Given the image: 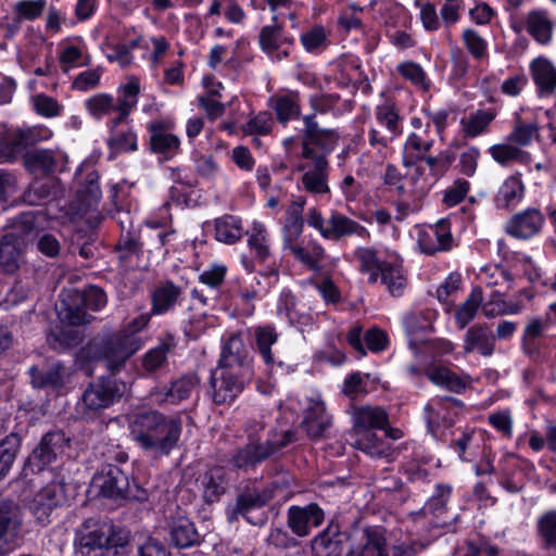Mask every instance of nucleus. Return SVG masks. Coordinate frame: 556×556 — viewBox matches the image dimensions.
Listing matches in <instances>:
<instances>
[{
    "label": "nucleus",
    "instance_id": "nucleus-1",
    "mask_svg": "<svg viewBox=\"0 0 556 556\" xmlns=\"http://www.w3.org/2000/svg\"><path fill=\"white\" fill-rule=\"evenodd\" d=\"M131 440L155 456H167L177 447L182 433V420L157 410L137 414L129 421Z\"/></svg>",
    "mask_w": 556,
    "mask_h": 556
},
{
    "label": "nucleus",
    "instance_id": "nucleus-2",
    "mask_svg": "<svg viewBox=\"0 0 556 556\" xmlns=\"http://www.w3.org/2000/svg\"><path fill=\"white\" fill-rule=\"evenodd\" d=\"M356 439L354 446L374 458H390L393 450L390 443L379 439L372 431L383 429L389 422L387 412L379 406H362L353 415Z\"/></svg>",
    "mask_w": 556,
    "mask_h": 556
},
{
    "label": "nucleus",
    "instance_id": "nucleus-3",
    "mask_svg": "<svg viewBox=\"0 0 556 556\" xmlns=\"http://www.w3.org/2000/svg\"><path fill=\"white\" fill-rule=\"evenodd\" d=\"M125 543L126 536L121 532L94 519L85 520L75 534L76 551L81 556H112Z\"/></svg>",
    "mask_w": 556,
    "mask_h": 556
},
{
    "label": "nucleus",
    "instance_id": "nucleus-4",
    "mask_svg": "<svg viewBox=\"0 0 556 556\" xmlns=\"http://www.w3.org/2000/svg\"><path fill=\"white\" fill-rule=\"evenodd\" d=\"M105 304V292L96 286L89 287L84 292L76 289H65L60 294L56 312L61 321L79 326L90 323L91 316L86 309L99 311Z\"/></svg>",
    "mask_w": 556,
    "mask_h": 556
},
{
    "label": "nucleus",
    "instance_id": "nucleus-5",
    "mask_svg": "<svg viewBox=\"0 0 556 556\" xmlns=\"http://www.w3.org/2000/svg\"><path fill=\"white\" fill-rule=\"evenodd\" d=\"M282 413L288 410L304 414L302 426L311 438H318L330 426L331 418L326 410V406L319 393L311 391L305 393L301 399L290 397L280 405Z\"/></svg>",
    "mask_w": 556,
    "mask_h": 556
},
{
    "label": "nucleus",
    "instance_id": "nucleus-6",
    "mask_svg": "<svg viewBox=\"0 0 556 556\" xmlns=\"http://www.w3.org/2000/svg\"><path fill=\"white\" fill-rule=\"evenodd\" d=\"M428 543L409 541L389 545L381 528L369 527L362 533V542L351 551L352 556H416Z\"/></svg>",
    "mask_w": 556,
    "mask_h": 556
},
{
    "label": "nucleus",
    "instance_id": "nucleus-7",
    "mask_svg": "<svg viewBox=\"0 0 556 556\" xmlns=\"http://www.w3.org/2000/svg\"><path fill=\"white\" fill-rule=\"evenodd\" d=\"M143 346L140 336L123 333L121 330L102 338L100 342H93L91 349L94 354L105 362L109 369L115 370Z\"/></svg>",
    "mask_w": 556,
    "mask_h": 556
},
{
    "label": "nucleus",
    "instance_id": "nucleus-8",
    "mask_svg": "<svg viewBox=\"0 0 556 556\" xmlns=\"http://www.w3.org/2000/svg\"><path fill=\"white\" fill-rule=\"evenodd\" d=\"M295 170L302 173L299 187L306 192L320 195L330 191L328 161L324 154H318L307 143H303L302 156L295 165Z\"/></svg>",
    "mask_w": 556,
    "mask_h": 556
},
{
    "label": "nucleus",
    "instance_id": "nucleus-9",
    "mask_svg": "<svg viewBox=\"0 0 556 556\" xmlns=\"http://www.w3.org/2000/svg\"><path fill=\"white\" fill-rule=\"evenodd\" d=\"M263 426L260 422H254V426H249L248 435L249 443L243 447L239 448L236 454L231 458L232 465L238 469H245L249 467H254L258 463L266 459L276 448L279 446H283L292 440V433L286 432V440L280 443H273L266 441L265 443H261L258 439L255 438V434L258 430H262Z\"/></svg>",
    "mask_w": 556,
    "mask_h": 556
},
{
    "label": "nucleus",
    "instance_id": "nucleus-10",
    "mask_svg": "<svg viewBox=\"0 0 556 556\" xmlns=\"http://www.w3.org/2000/svg\"><path fill=\"white\" fill-rule=\"evenodd\" d=\"M410 236L416 241L418 249L429 255L448 251L454 245L451 225L445 219H441L434 225H416L410 230Z\"/></svg>",
    "mask_w": 556,
    "mask_h": 556
},
{
    "label": "nucleus",
    "instance_id": "nucleus-11",
    "mask_svg": "<svg viewBox=\"0 0 556 556\" xmlns=\"http://www.w3.org/2000/svg\"><path fill=\"white\" fill-rule=\"evenodd\" d=\"M91 488L99 494L112 500H126L137 497L134 490L137 489L129 478L116 466H106L94 475Z\"/></svg>",
    "mask_w": 556,
    "mask_h": 556
},
{
    "label": "nucleus",
    "instance_id": "nucleus-12",
    "mask_svg": "<svg viewBox=\"0 0 556 556\" xmlns=\"http://www.w3.org/2000/svg\"><path fill=\"white\" fill-rule=\"evenodd\" d=\"M249 370L222 366L212 372V397L216 404H225L233 401L243 390L244 377Z\"/></svg>",
    "mask_w": 556,
    "mask_h": 556
},
{
    "label": "nucleus",
    "instance_id": "nucleus-13",
    "mask_svg": "<svg viewBox=\"0 0 556 556\" xmlns=\"http://www.w3.org/2000/svg\"><path fill=\"white\" fill-rule=\"evenodd\" d=\"M126 390V384L114 378H102L90 383L83 394L86 414L97 413L112 405Z\"/></svg>",
    "mask_w": 556,
    "mask_h": 556
},
{
    "label": "nucleus",
    "instance_id": "nucleus-14",
    "mask_svg": "<svg viewBox=\"0 0 556 556\" xmlns=\"http://www.w3.org/2000/svg\"><path fill=\"white\" fill-rule=\"evenodd\" d=\"M375 119L379 126L384 128L386 132L380 134L377 129L371 128L368 135L370 146L387 147L402 134V118L399 108L393 101L386 100L378 104L375 109Z\"/></svg>",
    "mask_w": 556,
    "mask_h": 556
},
{
    "label": "nucleus",
    "instance_id": "nucleus-15",
    "mask_svg": "<svg viewBox=\"0 0 556 556\" xmlns=\"http://www.w3.org/2000/svg\"><path fill=\"white\" fill-rule=\"evenodd\" d=\"M65 485L61 481H51L38 492L27 503V508L35 520L46 526L50 522L52 511L66 503Z\"/></svg>",
    "mask_w": 556,
    "mask_h": 556
},
{
    "label": "nucleus",
    "instance_id": "nucleus-16",
    "mask_svg": "<svg viewBox=\"0 0 556 556\" xmlns=\"http://www.w3.org/2000/svg\"><path fill=\"white\" fill-rule=\"evenodd\" d=\"M462 408L463 404L457 399L451 396L432 397L424 408V417L428 430L437 435L441 429L451 427L454 425Z\"/></svg>",
    "mask_w": 556,
    "mask_h": 556
},
{
    "label": "nucleus",
    "instance_id": "nucleus-17",
    "mask_svg": "<svg viewBox=\"0 0 556 556\" xmlns=\"http://www.w3.org/2000/svg\"><path fill=\"white\" fill-rule=\"evenodd\" d=\"M70 440L63 432H49L28 458L27 466L33 472H40L58 457L65 454Z\"/></svg>",
    "mask_w": 556,
    "mask_h": 556
},
{
    "label": "nucleus",
    "instance_id": "nucleus-18",
    "mask_svg": "<svg viewBox=\"0 0 556 556\" xmlns=\"http://www.w3.org/2000/svg\"><path fill=\"white\" fill-rule=\"evenodd\" d=\"M545 225V216L536 207H527L514 214L505 225V231L518 240H530L538 236Z\"/></svg>",
    "mask_w": 556,
    "mask_h": 556
},
{
    "label": "nucleus",
    "instance_id": "nucleus-19",
    "mask_svg": "<svg viewBox=\"0 0 556 556\" xmlns=\"http://www.w3.org/2000/svg\"><path fill=\"white\" fill-rule=\"evenodd\" d=\"M409 125L412 130L407 135L403 147V162L422 160L434 143L430 137L429 123H424V119L419 116H413Z\"/></svg>",
    "mask_w": 556,
    "mask_h": 556
},
{
    "label": "nucleus",
    "instance_id": "nucleus-20",
    "mask_svg": "<svg viewBox=\"0 0 556 556\" xmlns=\"http://www.w3.org/2000/svg\"><path fill=\"white\" fill-rule=\"evenodd\" d=\"M200 379L194 374L185 375L172 382L169 388H156L151 392V399L154 403L179 404L189 399L193 391L199 387Z\"/></svg>",
    "mask_w": 556,
    "mask_h": 556
},
{
    "label": "nucleus",
    "instance_id": "nucleus-21",
    "mask_svg": "<svg viewBox=\"0 0 556 556\" xmlns=\"http://www.w3.org/2000/svg\"><path fill=\"white\" fill-rule=\"evenodd\" d=\"M28 236L16 230L0 236V267L4 271L14 273L20 267Z\"/></svg>",
    "mask_w": 556,
    "mask_h": 556
},
{
    "label": "nucleus",
    "instance_id": "nucleus-22",
    "mask_svg": "<svg viewBox=\"0 0 556 556\" xmlns=\"http://www.w3.org/2000/svg\"><path fill=\"white\" fill-rule=\"evenodd\" d=\"M10 150L14 152V160L27 147L41 141L49 140L52 131L42 125L25 129H0Z\"/></svg>",
    "mask_w": 556,
    "mask_h": 556
},
{
    "label": "nucleus",
    "instance_id": "nucleus-23",
    "mask_svg": "<svg viewBox=\"0 0 556 556\" xmlns=\"http://www.w3.org/2000/svg\"><path fill=\"white\" fill-rule=\"evenodd\" d=\"M174 122L172 119H159L148 125L150 142L154 152L164 154L166 157L175 155L180 146L179 138L172 134Z\"/></svg>",
    "mask_w": 556,
    "mask_h": 556
},
{
    "label": "nucleus",
    "instance_id": "nucleus-24",
    "mask_svg": "<svg viewBox=\"0 0 556 556\" xmlns=\"http://www.w3.org/2000/svg\"><path fill=\"white\" fill-rule=\"evenodd\" d=\"M379 279L392 295L400 296L403 294L407 285V277L403 268V260L396 252L387 251L384 265L379 270Z\"/></svg>",
    "mask_w": 556,
    "mask_h": 556
},
{
    "label": "nucleus",
    "instance_id": "nucleus-25",
    "mask_svg": "<svg viewBox=\"0 0 556 556\" xmlns=\"http://www.w3.org/2000/svg\"><path fill=\"white\" fill-rule=\"evenodd\" d=\"M276 315L300 329L314 323L313 315L298 305L295 295L288 289H283L277 299Z\"/></svg>",
    "mask_w": 556,
    "mask_h": 556
},
{
    "label": "nucleus",
    "instance_id": "nucleus-26",
    "mask_svg": "<svg viewBox=\"0 0 556 556\" xmlns=\"http://www.w3.org/2000/svg\"><path fill=\"white\" fill-rule=\"evenodd\" d=\"M324 511L316 505L291 506L288 510V526L299 536H305L313 528L321 525Z\"/></svg>",
    "mask_w": 556,
    "mask_h": 556
},
{
    "label": "nucleus",
    "instance_id": "nucleus-27",
    "mask_svg": "<svg viewBox=\"0 0 556 556\" xmlns=\"http://www.w3.org/2000/svg\"><path fill=\"white\" fill-rule=\"evenodd\" d=\"M22 522L20 506L13 500L0 494V542L11 543L17 539Z\"/></svg>",
    "mask_w": 556,
    "mask_h": 556
},
{
    "label": "nucleus",
    "instance_id": "nucleus-28",
    "mask_svg": "<svg viewBox=\"0 0 556 556\" xmlns=\"http://www.w3.org/2000/svg\"><path fill=\"white\" fill-rule=\"evenodd\" d=\"M270 494L267 492H260L257 490L247 491L245 493L238 496L235 505L227 508L228 520L232 522L237 520L241 515L253 525L262 523L263 518L253 520L249 514L255 509L262 508L270 500Z\"/></svg>",
    "mask_w": 556,
    "mask_h": 556
},
{
    "label": "nucleus",
    "instance_id": "nucleus-29",
    "mask_svg": "<svg viewBox=\"0 0 556 556\" xmlns=\"http://www.w3.org/2000/svg\"><path fill=\"white\" fill-rule=\"evenodd\" d=\"M31 383L35 388L60 390L71 381L72 372L60 363L51 364L46 370L30 368Z\"/></svg>",
    "mask_w": 556,
    "mask_h": 556
},
{
    "label": "nucleus",
    "instance_id": "nucleus-30",
    "mask_svg": "<svg viewBox=\"0 0 556 556\" xmlns=\"http://www.w3.org/2000/svg\"><path fill=\"white\" fill-rule=\"evenodd\" d=\"M324 231L326 232V239L337 240L348 236H356L362 239L369 238V231L364 226L338 212L331 213L327 219V230Z\"/></svg>",
    "mask_w": 556,
    "mask_h": 556
},
{
    "label": "nucleus",
    "instance_id": "nucleus-31",
    "mask_svg": "<svg viewBox=\"0 0 556 556\" xmlns=\"http://www.w3.org/2000/svg\"><path fill=\"white\" fill-rule=\"evenodd\" d=\"M530 73L541 98L556 90V67L551 60L540 56L530 63Z\"/></svg>",
    "mask_w": 556,
    "mask_h": 556
},
{
    "label": "nucleus",
    "instance_id": "nucleus-32",
    "mask_svg": "<svg viewBox=\"0 0 556 556\" xmlns=\"http://www.w3.org/2000/svg\"><path fill=\"white\" fill-rule=\"evenodd\" d=\"M304 131H305V142L308 146L315 144L319 147L324 151V155L332 152L339 141V134L333 129L320 128L315 121V117L312 115H307L304 117Z\"/></svg>",
    "mask_w": 556,
    "mask_h": 556
},
{
    "label": "nucleus",
    "instance_id": "nucleus-33",
    "mask_svg": "<svg viewBox=\"0 0 556 556\" xmlns=\"http://www.w3.org/2000/svg\"><path fill=\"white\" fill-rule=\"evenodd\" d=\"M116 119L117 116H114L108 122L110 129L109 147L116 153L136 151L138 149L137 134L129 126L119 128L126 121Z\"/></svg>",
    "mask_w": 556,
    "mask_h": 556
},
{
    "label": "nucleus",
    "instance_id": "nucleus-34",
    "mask_svg": "<svg viewBox=\"0 0 556 556\" xmlns=\"http://www.w3.org/2000/svg\"><path fill=\"white\" fill-rule=\"evenodd\" d=\"M219 365L250 371L248 350L239 334H230L225 341Z\"/></svg>",
    "mask_w": 556,
    "mask_h": 556
},
{
    "label": "nucleus",
    "instance_id": "nucleus-35",
    "mask_svg": "<svg viewBox=\"0 0 556 556\" xmlns=\"http://www.w3.org/2000/svg\"><path fill=\"white\" fill-rule=\"evenodd\" d=\"M463 349L466 354L477 352L490 356L495 349V336L484 326H473L464 337Z\"/></svg>",
    "mask_w": 556,
    "mask_h": 556
},
{
    "label": "nucleus",
    "instance_id": "nucleus-36",
    "mask_svg": "<svg viewBox=\"0 0 556 556\" xmlns=\"http://www.w3.org/2000/svg\"><path fill=\"white\" fill-rule=\"evenodd\" d=\"M248 237V247L253 253L256 261L266 263L271 256L270 252V238L266 226L258 222L253 220L245 231Z\"/></svg>",
    "mask_w": 556,
    "mask_h": 556
},
{
    "label": "nucleus",
    "instance_id": "nucleus-37",
    "mask_svg": "<svg viewBox=\"0 0 556 556\" xmlns=\"http://www.w3.org/2000/svg\"><path fill=\"white\" fill-rule=\"evenodd\" d=\"M305 199L300 197L291 203L286 213L282 227V247L298 241L303 231L304 220L302 217Z\"/></svg>",
    "mask_w": 556,
    "mask_h": 556
},
{
    "label": "nucleus",
    "instance_id": "nucleus-38",
    "mask_svg": "<svg viewBox=\"0 0 556 556\" xmlns=\"http://www.w3.org/2000/svg\"><path fill=\"white\" fill-rule=\"evenodd\" d=\"M282 248L283 250L289 251L296 261L311 269L318 268L319 262L323 260L325 253L323 247L313 240L301 243L294 241L291 244L283 245Z\"/></svg>",
    "mask_w": 556,
    "mask_h": 556
},
{
    "label": "nucleus",
    "instance_id": "nucleus-39",
    "mask_svg": "<svg viewBox=\"0 0 556 556\" xmlns=\"http://www.w3.org/2000/svg\"><path fill=\"white\" fill-rule=\"evenodd\" d=\"M477 278L488 287H500V289L494 291V294L498 296L507 295L514 285L511 274L496 265H488L480 268Z\"/></svg>",
    "mask_w": 556,
    "mask_h": 556
},
{
    "label": "nucleus",
    "instance_id": "nucleus-40",
    "mask_svg": "<svg viewBox=\"0 0 556 556\" xmlns=\"http://www.w3.org/2000/svg\"><path fill=\"white\" fill-rule=\"evenodd\" d=\"M419 160H414L412 162H403L406 172L404 179L406 182H409L414 195L420 198L425 195L433 182L435 181L434 174H427L425 165L418 163Z\"/></svg>",
    "mask_w": 556,
    "mask_h": 556
},
{
    "label": "nucleus",
    "instance_id": "nucleus-41",
    "mask_svg": "<svg viewBox=\"0 0 556 556\" xmlns=\"http://www.w3.org/2000/svg\"><path fill=\"white\" fill-rule=\"evenodd\" d=\"M527 31L541 45H546L553 37V24L545 10H533L526 18Z\"/></svg>",
    "mask_w": 556,
    "mask_h": 556
},
{
    "label": "nucleus",
    "instance_id": "nucleus-42",
    "mask_svg": "<svg viewBox=\"0 0 556 556\" xmlns=\"http://www.w3.org/2000/svg\"><path fill=\"white\" fill-rule=\"evenodd\" d=\"M270 106L274 109L277 119L280 123H287L295 119L301 114L300 99L298 92H286L275 94L269 99Z\"/></svg>",
    "mask_w": 556,
    "mask_h": 556
},
{
    "label": "nucleus",
    "instance_id": "nucleus-43",
    "mask_svg": "<svg viewBox=\"0 0 556 556\" xmlns=\"http://www.w3.org/2000/svg\"><path fill=\"white\" fill-rule=\"evenodd\" d=\"M525 187L521 179L517 176H509L501 185L494 203L497 208H508L516 206L523 198Z\"/></svg>",
    "mask_w": 556,
    "mask_h": 556
},
{
    "label": "nucleus",
    "instance_id": "nucleus-44",
    "mask_svg": "<svg viewBox=\"0 0 556 556\" xmlns=\"http://www.w3.org/2000/svg\"><path fill=\"white\" fill-rule=\"evenodd\" d=\"M60 155L51 150L35 149L24 155V166L31 174H49L55 169Z\"/></svg>",
    "mask_w": 556,
    "mask_h": 556
},
{
    "label": "nucleus",
    "instance_id": "nucleus-45",
    "mask_svg": "<svg viewBox=\"0 0 556 556\" xmlns=\"http://www.w3.org/2000/svg\"><path fill=\"white\" fill-rule=\"evenodd\" d=\"M180 288L172 282H166L157 287L152 295L153 315H163L174 308L180 298Z\"/></svg>",
    "mask_w": 556,
    "mask_h": 556
},
{
    "label": "nucleus",
    "instance_id": "nucleus-46",
    "mask_svg": "<svg viewBox=\"0 0 556 556\" xmlns=\"http://www.w3.org/2000/svg\"><path fill=\"white\" fill-rule=\"evenodd\" d=\"M119 96L116 100L119 104L116 121H127L130 112L136 108L140 92L139 79L135 76L127 78L126 83L118 89Z\"/></svg>",
    "mask_w": 556,
    "mask_h": 556
},
{
    "label": "nucleus",
    "instance_id": "nucleus-47",
    "mask_svg": "<svg viewBox=\"0 0 556 556\" xmlns=\"http://www.w3.org/2000/svg\"><path fill=\"white\" fill-rule=\"evenodd\" d=\"M354 255L359 263L361 271L368 275V282H378L379 270L384 265V257L371 248H358L355 250Z\"/></svg>",
    "mask_w": 556,
    "mask_h": 556
},
{
    "label": "nucleus",
    "instance_id": "nucleus-48",
    "mask_svg": "<svg viewBox=\"0 0 556 556\" xmlns=\"http://www.w3.org/2000/svg\"><path fill=\"white\" fill-rule=\"evenodd\" d=\"M170 539L176 547L187 548L199 541V534L194 525L188 518L180 517L173 521Z\"/></svg>",
    "mask_w": 556,
    "mask_h": 556
},
{
    "label": "nucleus",
    "instance_id": "nucleus-49",
    "mask_svg": "<svg viewBox=\"0 0 556 556\" xmlns=\"http://www.w3.org/2000/svg\"><path fill=\"white\" fill-rule=\"evenodd\" d=\"M315 556H338L341 553V541L337 528L328 527L312 541Z\"/></svg>",
    "mask_w": 556,
    "mask_h": 556
},
{
    "label": "nucleus",
    "instance_id": "nucleus-50",
    "mask_svg": "<svg viewBox=\"0 0 556 556\" xmlns=\"http://www.w3.org/2000/svg\"><path fill=\"white\" fill-rule=\"evenodd\" d=\"M428 379L441 388H445L453 392H460L466 387V381L450 370L447 367L433 366L427 369Z\"/></svg>",
    "mask_w": 556,
    "mask_h": 556
},
{
    "label": "nucleus",
    "instance_id": "nucleus-51",
    "mask_svg": "<svg viewBox=\"0 0 556 556\" xmlns=\"http://www.w3.org/2000/svg\"><path fill=\"white\" fill-rule=\"evenodd\" d=\"M253 332L257 351L261 354L263 361L267 365L274 364L275 357L271 351V345H274L278 340L276 328L270 325H263L255 327Z\"/></svg>",
    "mask_w": 556,
    "mask_h": 556
},
{
    "label": "nucleus",
    "instance_id": "nucleus-52",
    "mask_svg": "<svg viewBox=\"0 0 556 556\" xmlns=\"http://www.w3.org/2000/svg\"><path fill=\"white\" fill-rule=\"evenodd\" d=\"M88 113L96 119H102L105 116L115 113L118 116V102L113 96L108 93H98L85 101Z\"/></svg>",
    "mask_w": 556,
    "mask_h": 556
},
{
    "label": "nucleus",
    "instance_id": "nucleus-53",
    "mask_svg": "<svg viewBox=\"0 0 556 556\" xmlns=\"http://www.w3.org/2000/svg\"><path fill=\"white\" fill-rule=\"evenodd\" d=\"M243 228L239 218L227 215L218 218L215 223V238L224 243L232 244L240 240Z\"/></svg>",
    "mask_w": 556,
    "mask_h": 556
},
{
    "label": "nucleus",
    "instance_id": "nucleus-54",
    "mask_svg": "<svg viewBox=\"0 0 556 556\" xmlns=\"http://www.w3.org/2000/svg\"><path fill=\"white\" fill-rule=\"evenodd\" d=\"M496 114L492 110H478L467 117L462 118L463 130L469 137H477L484 134L495 118Z\"/></svg>",
    "mask_w": 556,
    "mask_h": 556
},
{
    "label": "nucleus",
    "instance_id": "nucleus-55",
    "mask_svg": "<svg viewBox=\"0 0 556 556\" xmlns=\"http://www.w3.org/2000/svg\"><path fill=\"white\" fill-rule=\"evenodd\" d=\"M204 497L208 502H215L225 492L227 486L226 473L223 468H212L202 480Z\"/></svg>",
    "mask_w": 556,
    "mask_h": 556
},
{
    "label": "nucleus",
    "instance_id": "nucleus-56",
    "mask_svg": "<svg viewBox=\"0 0 556 556\" xmlns=\"http://www.w3.org/2000/svg\"><path fill=\"white\" fill-rule=\"evenodd\" d=\"M260 43L262 49L270 58H274L275 52L281 46H292L293 38L283 36L280 26H265L260 34Z\"/></svg>",
    "mask_w": 556,
    "mask_h": 556
},
{
    "label": "nucleus",
    "instance_id": "nucleus-57",
    "mask_svg": "<svg viewBox=\"0 0 556 556\" xmlns=\"http://www.w3.org/2000/svg\"><path fill=\"white\" fill-rule=\"evenodd\" d=\"M482 301V291L475 288L455 313V321L459 329H464L475 318Z\"/></svg>",
    "mask_w": 556,
    "mask_h": 556
},
{
    "label": "nucleus",
    "instance_id": "nucleus-58",
    "mask_svg": "<svg viewBox=\"0 0 556 556\" xmlns=\"http://www.w3.org/2000/svg\"><path fill=\"white\" fill-rule=\"evenodd\" d=\"M483 440V432L475 429H468L462 432L460 437L455 439L454 447L463 460H468V454L475 456L480 450V443Z\"/></svg>",
    "mask_w": 556,
    "mask_h": 556
},
{
    "label": "nucleus",
    "instance_id": "nucleus-59",
    "mask_svg": "<svg viewBox=\"0 0 556 556\" xmlns=\"http://www.w3.org/2000/svg\"><path fill=\"white\" fill-rule=\"evenodd\" d=\"M175 346L174 338L168 337L154 349L149 350L142 359V367L146 371L153 372L161 369L167 359V353Z\"/></svg>",
    "mask_w": 556,
    "mask_h": 556
},
{
    "label": "nucleus",
    "instance_id": "nucleus-60",
    "mask_svg": "<svg viewBox=\"0 0 556 556\" xmlns=\"http://www.w3.org/2000/svg\"><path fill=\"white\" fill-rule=\"evenodd\" d=\"M548 326V318L534 317L529 320L522 336V345L528 354H533L538 351L536 341L544 334Z\"/></svg>",
    "mask_w": 556,
    "mask_h": 556
},
{
    "label": "nucleus",
    "instance_id": "nucleus-61",
    "mask_svg": "<svg viewBox=\"0 0 556 556\" xmlns=\"http://www.w3.org/2000/svg\"><path fill=\"white\" fill-rule=\"evenodd\" d=\"M21 439L11 433L0 441V480L10 471L20 448Z\"/></svg>",
    "mask_w": 556,
    "mask_h": 556
},
{
    "label": "nucleus",
    "instance_id": "nucleus-62",
    "mask_svg": "<svg viewBox=\"0 0 556 556\" xmlns=\"http://www.w3.org/2000/svg\"><path fill=\"white\" fill-rule=\"evenodd\" d=\"M304 50L308 53L319 54L324 52L330 41L328 34L323 26H314L300 36Z\"/></svg>",
    "mask_w": 556,
    "mask_h": 556
},
{
    "label": "nucleus",
    "instance_id": "nucleus-63",
    "mask_svg": "<svg viewBox=\"0 0 556 556\" xmlns=\"http://www.w3.org/2000/svg\"><path fill=\"white\" fill-rule=\"evenodd\" d=\"M490 153L492 157L501 164H506L511 161L528 163L530 160L529 154L516 147L511 141L492 146Z\"/></svg>",
    "mask_w": 556,
    "mask_h": 556
},
{
    "label": "nucleus",
    "instance_id": "nucleus-64",
    "mask_svg": "<svg viewBox=\"0 0 556 556\" xmlns=\"http://www.w3.org/2000/svg\"><path fill=\"white\" fill-rule=\"evenodd\" d=\"M396 71L402 77L409 80L414 86H416L420 90L428 91L430 89L431 81L428 78L424 68L419 64L412 61H406L400 63L396 66Z\"/></svg>",
    "mask_w": 556,
    "mask_h": 556
}]
</instances>
